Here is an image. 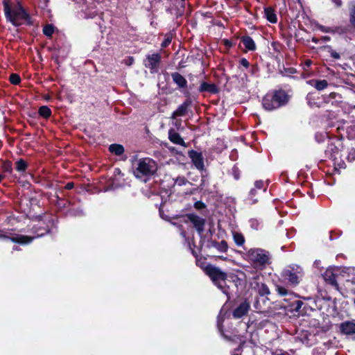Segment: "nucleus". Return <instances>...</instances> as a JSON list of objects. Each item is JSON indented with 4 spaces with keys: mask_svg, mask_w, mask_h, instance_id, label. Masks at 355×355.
I'll list each match as a JSON object with an SVG mask.
<instances>
[{
    "mask_svg": "<svg viewBox=\"0 0 355 355\" xmlns=\"http://www.w3.org/2000/svg\"><path fill=\"white\" fill-rule=\"evenodd\" d=\"M73 187V182H69L66 185V188L68 189H72Z\"/></svg>",
    "mask_w": 355,
    "mask_h": 355,
    "instance_id": "obj_51",
    "label": "nucleus"
},
{
    "mask_svg": "<svg viewBox=\"0 0 355 355\" xmlns=\"http://www.w3.org/2000/svg\"><path fill=\"white\" fill-rule=\"evenodd\" d=\"M83 214V210L81 209H78V210H76L74 213V216H80Z\"/></svg>",
    "mask_w": 355,
    "mask_h": 355,
    "instance_id": "obj_50",
    "label": "nucleus"
},
{
    "mask_svg": "<svg viewBox=\"0 0 355 355\" xmlns=\"http://www.w3.org/2000/svg\"><path fill=\"white\" fill-rule=\"evenodd\" d=\"M53 33L54 27L51 24H47L43 28V33L47 37H51Z\"/></svg>",
    "mask_w": 355,
    "mask_h": 355,
    "instance_id": "obj_31",
    "label": "nucleus"
},
{
    "mask_svg": "<svg viewBox=\"0 0 355 355\" xmlns=\"http://www.w3.org/2000/svg\"><path fill=\"white\" fill-rule=\"evenodd\" d=\"M161 57L158 53H153L147 56L145 65L151 70H155L160 61Z\"/></svg>",
    "mask_w": 355,
    "mask_h": 355,
    "instance_id": "obj_10",
    "label": "nucleus"
},
{
    "mask_svg": "<svg viewBox=\"0 0 355 355\" xmlns=\"http://www.w3.org/2000/svg\"><path fill=\"white\" fill-rule=\"evenodd\" d=\"M191 101H186L182 103L172 114L171 119H176L178 116H182L186 114Z\"/></svg>",
    "mask_w": 355,
    "mask_h": 355,
    "instance_id": "obj_11",
    "label": "nucleus"
},
{
    "mask_svg": "<svg viewBox=\"0 0 355 355\" xmlns=\"http://www.w3.org/2000/svg\"><path fill=\"white\" fill-rule=\"evenodd\" d=\"M324 41H329L330 40V37L328 36H324L322 38Z\"/></svg>",
    "mask_w": 355,
    "mask_h": 355,
    "instance_id": "obj_53",
    "label": "nucleus"
},
{
    "mask_svg": "<svg viewBox=\"0 0 355 355\" xmlns=\"http://www.w3.org/2000/svg\"><path fill=\"white\" fill-rule=\"evenodd\" d=\"M319 29L322 31V32H324V33H329L331 31V28L329 27H326V26H319Z\"/></svg>",
    "mask_w": 355,
    "mask_h": 355,
    "instance_id": "obj_42",
    "label": "nucleus"
},
{
    "mask_svg": "<svg viewBox=\"0 0 355 355\" xmlns=\"http://www.w3.org/2000/svg\"><path fill=\"white\" fill-rule=\"evenodd\" d=\"M267 186L262 180H257L254 182V188L258 191L262 189L264 192L267 189Z\"/></svg>",
    "mask_w": 355,
    "mask_h": 355,
    "instance_id": "obj_32",
    "label": "nucleus"
},
{
    "mask_svg": "<svg viewBox=\"0 0 355 355\" xmlns=\"http://www.w3.org/2000/svg\"><path fill=\"white\" fill-rule=\"evenodd\" d=\"M311 64L312 61L311 60H306L303 64L304 70H306V69L309 68L311 65Z\"/></svg>",
    "mask_w": 355,
    "mask_h": 355,
    "instance_id": "obj_44",
    "label": "nucleus"
},
{
    "mask_svg": "<svg viewBox=\"0 0 355 355\" xmlns=\"http://www.w3.org/2000/svg\"><path fill=\"white\" fill-rule=\"evenodd\" d=\"M189 155L195 166L198 170L202 171L204 169V162L202 154L192 150L189 152Z\"/></svg>",
    "mask_w": 355,
    "mask_h": 355,
    "instance_id": "obj_9",
    "label": "nucleus"
},
{
    "mask_svg": "<svg viewBox=\"0 0 355 355\" xmlns=\"http://www.w3.org/2000/svg\"><path fill=\"white\" fill-rule=\"evenodd\" d=\"M218 329L219 331L221 332V334L223 335V336L224 338H225L226 339H228L229 340V338L227 336H226L222 331V329H221V325H220V316H218Z\"/></svg>",
    "mask_w": 355,
    "mask_h": 355,
    "instance_id": "obj_45",
    "label": "nucleus"
},
{
    "mask_svg": "<svg viewBox=\"0 0 355 355\" xmlns=\"http://www.w3.org/2000/svg\"><path fill=\"white\" fill-rule=\"evenodd\" d=\"M135 176L137 178L153 175L157 169L155 161L150 157L136 159L132 162Z\"/></svg>",
    "mask_w": 355,
    "mask_h": 355,
    "instance_id": "obj_3",
    "label": "nucleus"
},
{
    "mask_svg": "<svg viewBox=\"0 0 355 355\" xmlns=\"http://www.w3.org/2000/svg\"><path fill=\"white\" fill-rule=\"evenodd\" d=\"M245 259L254 268L260 270L266 268L271 263L270 252L262 248H250L245 253Z\"/></svg>",
    "mask_w": 355,
    "mask_h": 355,
    "instance_id": "obj_1",
    "label": "nucleus"
},
{
    "mask_svg": "<svg viewBox=\"0 0 355 355\" xmlns=\"http://www.w3.org/2000/svg\"><path fill=\"white\" fill-rule=\"evenodd\" d=\"M354 304H355V298H354Z\"/></svg>",
    "mask_w": 355,
    "mask_h": 355,
    "instance_id": "obj_64",
    "label": "nucleus"
},
{
    "mask_svg": "<svg viewBox=\"0 0 355 355\" xmlns=\"http://www.w3.org/2000/svg\"><path fill=\"white\" fill-rule=\"evenodd\" d=\"M277 291L278 292V293L280 295H282V296H284V295H286L288 294V291L286 288H284L283 286H277Z\"/></svg>",
    "mask_w": 355,
    "mask_h": 355,
    "instance_id": "obj_40",
    "label": "nucleus"
},
{
    "mask_svg": "<svg viewBox=\"0 0 355 355\" xmlns=\"http://www.w3.org/2000/svg\"><path fill=\"white\" fill-rule=\"evenodd\" d=\"M180 123H181V121H178V120H177V121H175V125L176 127H178V126L180 125Z\"/></svg>",
    "mask_w": 355,
    "mask_h": 355,
    "instance_id": "obj_55",
    "label": "nucleus"
},
{
    "mask_svg": "<svg viewBox=\"0 0 355 355\" xmlns=\"http://www.w3.org/2000/svg\"><path fill=\"white\" fill-rule=\"evenodd\" d=\"M9 80L10 82L13 85H18L21 81L19 76L17 73H12L10 76Z\"/></svg>",
    "mask_w": 355,
    "mask_h": 355,
    "instance_id": "obj_35",
    "label": "nucleus"
},
{
    "mask_svg": "<svg viewBox=\"0 0 355 355\" xmlns=\"http://www.w3.org/2000/svg\"><path fill=\"white\" fill-rule=\"evenodd\" d=\"M331 1L337 7H340L342 5L341 0H331Z\"/></svg>",
    "mask_w": 355,
    "mask_h": 355,
    "instance_id": "obj_47",
    "label": "nucleus"
},
{
    "mask_svg": "<svg viewBox=\"0 0 355 355\" xmlns=\"http://www.w3.org/2000/svg\"><path fill=\"white\" fill-rule=\"evenodd\" d=\"M250 225L252 229L257 230L261 227V222L255 218H252L249 220Z\"/></svg>",
    "mask_w": 355,
    "mask_h": 355,
    "instance_id": "obj_33",
    "label": "nucleus"
},
{
    "mask_svg": "<svg viewBox=\"0 0 355 355\" xmlns=\"http://www.w3.org/2000/svg\"><path fill=\"white\" fill-rule=\"evenodd\" d=\"M312 41H313V42H315V44H317V43L319 42V40H318V39H317V38H315V37H313V38H312Z\"/></svg>",
    "mask_w": 355,
    "mask_h": 355,
    "instance_id": "obj_56",
    "label": "nucleus"
},
{
    "mask_svg": "<svg viewBox=\"0 0 355 355\" xmlns=\"http://www.w3.org/2000/svg\"><path fill=\"white\" fill-rule=\"evenodd\" d=\"M235 178L236 179H238V175H236Z\"/></svg>",
    "mask_w": 355,
    "mask_h": 355,
    "instance_id": "obj_63",
    "label": "nucleus"
},
{
    "mask_svg": "<svg viewBox=\"0 0 355 355\" xmlns=\"http://www.w3.org/2000/svg\"><path fill=\"white\" fill-rule=\"evenodd\" d=\"M3 176L2 175H0V182H1V180H3Z\"/></svg>",
    "mask_w": 355,
    "mask_h": 355,
    "instance_id": "obj_60",
    "label": "nucleus"
},
{
    "mask_svg": "<svg viewBox=\"0 0 355 355\" xmlns=\"http://www.w3.org/2000/svg\"><path fill=\"white\" fill-rule=\"evenodd\" d=\"M109 150L116 155H121L124 152V148L121 144H114L110 146Z\"/></svg>",
    "mask_w": 355,
    "mask_h": 355,
    "instance_id": "obj_24",
    "label": "nucleus"
},
{
    "mask_svg": "<svg viewBox=\"0 0 355 355\" xmlns=\"http://www.w3.org/2000/svg\"><path fill=\"white\" fill-rule=\"evenodd\" d=\"M172 41V35L171 33H168L166 35L164 40L162 42L161 46L162 48H165L167 46H168Z\"/></svg>",
    "mask_w": 355,
    "mask_h": 355,
    "instance_id": "obj_36",
    "label": "nucleus"
},
{
    "mask_svg": "<svg viewBox=\"0 0 355 355\" xmlns=\"http://www.w3.org/2000/svg\"><path fill=\"white\" fill-rule=\"evenodd\" d=\"M319 263H320V261H315L314 262V265H315V266L319 265Z\"/></svg>",
    "mask_w": 355,
    "mask_h": 355,
    "instance_id": "obj_58",
    "label": "nucleus"
},
{
    "mask_svg": "<svg viewBox=\"0 0 355 355\" xmlns=\"http://www.w3.org/2000/svg\"><path fill=\"white\" fill-rule=\"evenodd\" d=\"M235 178L236 179H238V175H236Z\"/></svg>",
    "mask_w": 355,
    "mask_h": 355,
    "instance_id": "obj_62",
    "label": "nucleus"
},
{
    "mask_svg": "<svg viewBox=\"0 0 355 355\" xmlns=\"http://www.w3.org/2000/svg\"><path fill=\"white\" fill-rule=\"evenodd\" d=\"M207 275L209 277L213 283L225 294L230 299L229 287L226 286L225 281L227 275L220 268L212 265H207L204 268Z\"/></svg>",
    "mask_w": 355,
    "mask_h": 355,
    "instance_id": "obj_5",
    "label": "nucleus"
},
{
    "mask_svg": "<svg viewBox=\"0 0 355 355\" xmlns=\"http://www.w3.org/2000/svg\"><path fill=\"white\" fill-rule=\"evenodd\" d=\"M234 241L236 244L239 246H242L245 243V239L243 236L238 232H235L233 234Z\"/></svg>",
    "mask_w": 355,
    "mask_h": 355,
    "instance_id": "obj_26",
    "label": "nucleus"
},
{
    "mask_svg": "<svg viewBox=\"0 0 355 355\" xmlns=\"http://www.w3.org/2000/svg\"><path fill=\"white\" fill-rule=\"evenodd\" d=\"M309 83L318 91L324 90L329 85L326 80H311L309 81Z\"/></svg>",
    "mask_w": 355,
    "mask_h": 355,
    "instance_id": "obj_21",
    "label": "nucleus"
},
{
    "mask_svg": "<svg viewBox=\"0 0 355 355\" xmlns=\"http://www.w3.org/2000/svg\"><path fill=\"white\" fill-rule=\"evenodd\" d=\"M322 275H323L324 279L327 282H328L332 285H334L336 284V275L334 272V270L332 268H327Z\"/></svg>",
    "mask_w": 355,
    "mask_h": 355,
    "instance_id": "obj_17",
    "label": "nucleus"
},
{
    "mask_svg": "<svg viewBox=\"0 0 355 355\" xmlns=\"http://www.w3.org/2000/svg\"><path fill=\"white\" fill-rule=\"evenodd\" d=\"M6 171H8V172H10V171H12V167H11L10 164H8L6 166Z\"/></svg>",
    "mask_w": 355,
    "mask_h": 355,
    "instance_id": "obj_52",
    "label": "nucleus"
},
{
    "mask_svg": "<svg viewBox=\"0 0 355 355\" xmlns=\"http://www.w3.org/2000/svg\"><path fill=\"white\" fill-rule=\"evenodd\" d=\"M330 55L333 58L336 60L340 59V54L334 50L330 51Z\"/></svg>",
    "mask_w": 355,
    "mask_h": 355,
    "instance_id": "obj_41",
    "label": "nucleus"
},
{
    "mask_svg": "<svg viewBox=\"0 0 355 355\" xmlns=\"http://www.w3.org/2000/svg\"><path fill=\"white\" fill-rule=\"evenodd\" d=\"M39 114L40 116H42L44 118H48L51 116V111L49 107L44 105V106H42L40 107Z\"/></svg>",
    "mask_w": 355,
    "mask_h": 355,
    "instance_id": "obj_28",
    "label": "nucleus"
},
{
    "mask_svg": "<svg viewBox=\"0 0 355 355\" xmlns=\"http://www.w3.org/2000/svg\"><path fill=\"white\" fill-rule=\"evenodd\" d=\"M241 65L243 66L245 68H248L249 67V62L245 58H242L240 60Z\"/></svg>",
    "mask_w": 355,
    "mask_h": 355,
    "instance_id": "obj_43",
    "label": "nucleus"
},
{
    "mask_svg": "<svg viewBox=\"0 0 355 355\" xmlns=\"http://www.w3.org/2000/svg\"><path fill=\"white\" fill-rule=\"evenodd\" d=\"M276 355H289V354H288L287 353H280V354H277Z\"/></svg>",
    "mask_w": 355,
    "mask_h": 355,
    "instance_id": "obj_59",
    "label": "nucleus"
},
{
    "mask_svg": "<svg viewBox=\"0 0 355 355\" xmlns=\"http://www.w3.org/2000/svg\"><path fill=\"white\" fill-rule=\"evenodd\" d=\"M199 91L201 92H207L211 94H216L218 92V88L214 84L203 82L200 86Z\"/></svg>",
    "mask_w": 355,
    "mask_h": 355,
    "instance_id": "obj_22",
    "label": "nucleus"
},
{
    "mask_svg": "<svg viewBox=\"0 0 355 355\" xmlns=\"http://www.w3.org/2000/svg\"><path fill=\"white\" fill-rule=\"evenodd\" d=\"M44 234V233L37 234L36 236H33V237L24 236V235H17L12 238V241L13 242H16V243H19L27 244V243H31L35 238L42 236Z\"/></svg>",
    "mask_w": 355,
    "mask_h": 355,
    "instance_id": "obj_14",
    "label": "nucleus"
},
{
    "mask_svg": "<svg viewBox=\"0 0 355 355\" xmlns=\"http://www.w3.org/2000/svg\"><path fill=\"white\" fill-rule=\"evenodd\" d=\"M241 42L247 51H253L256 49L255 42L250 36L243 37Z\"/></svg>",
    "mask_w": 355,
    "mask_h": 355,
    "instance_id": "obj_18",
    "label": "nucleus"
},
{
    "mask_svg": "<svg viewBox=\"0 0 355 355\" xmlns=\"http://www.w3.org/2000/svg\"><path fill=\"white\" fill-rule=\"evenodd\" d=\"M341 98H342L341 96L339 94L336 93V92H331L328 96H324V101L326 103H330L331 101L333 99L335 100V103H341L342 102ZM331 103L334 104V102L331 101Z\"/></svg>",
    "mask_w": 355,
    "mask_h": 355,
    "instance_id": "obj_23",
    "label": "nucleus"
},
{
    "mask_svg": "<svg viewBox=\"0 0 355 355\" xmlns=\"http://www.w3.org/2000/svg\"><path fill=\"white\" fill-rule=\"evenodd\" d=\"M168 139L171 142H173L175 144H178L183 147H187V144L184 141L183 139L173 129L169 130Z\"/></svg>",
    "mask_w": 355,
    "mask_h": 355,
    "instance_id": "obj_12",
    "label": "nucleus"
},
{
    "mask_svg": "<svg viewBox=\"0 0 355 355\" xmlns=\"http://www.w3.org/2000/svg\"><path fill=\"white\" fill-rule=\"evenodd\" d=\"M264 16L270 23L275 24L277 21V15L275 10L270 7L265 8Z\"/></svg>",
    "mask_w": 355,
    "mask_h": 355,
    "instance_id": "obj_19",
    "label": "nucleus"
},
{
    "mask_svg": "<svg viewBox=\"0 0 355 355\" xmlns=\"http://www.w3.org/2000/svg\"><path fill=\"white\" fill-rule=\"evenodd\" d=\"M257 193V190L255 188L252 189L249 193V198L252 200V204H254L257 202V199H254V196Z\"/></svg>",
    "mask_w": 355,
    "mask_h": 355,
    "instance_id": "obj_39",
    "label": "nucleus"
},
{
    "mask_svg": "<svg viewBox=\"0 0 355 355\" xmlns=\"http://www.w3.org/2000/svg\"><path fill=\"white\" fill-rule=\"evenodd\" d=\"M303 275V269L296 264L288 266L282 272V277L293 286L300 283Z\"/></svg>",
    "mask_w": 355,
    "mask_h": 355,
    "instance_id": "obj_6",
    "label": "nucleus"
},
{
    "mask_svg": "<svg viewBox=\"0 0 355 355\" xmlns=\"http://www.w3.org/2000/svg\"><path fill=\"white\" fill-rule=\"evenodd\" d=\"M347 159L349 162L355 160V149L351 148L349 150Z\"/></svg>",
    "mask_w": 355,
    "mask_h": 355,
    "instance_id": "obj_38",
    "label": "nucleus"
},
{
    "mask_svg": "<svg viewBox=\"0 0 355 355\" xmlns=\"http://www.w3.org/2000/svg\"><path fill=\"white\" fill-rule=\"evenodd\" d=\"M183 220L185 223H187L188 221L191 222L198 231V234L200 235L202 234L205 225V220L204 218L191 214L187 215L184 218Z\"/></svg>",
    "mask_w": 355,
    "mask_h": 355,
    "instance_id": "obj_7",
    "label": "nucleus"
},
{
    "mask_svg": "<svg viewBox=\"0 0 355 355\" xmlns=\"http://www.w3.org/2000/svg\"><path fill=\"white\" fill-rule=\"evenodd\" d=\"M257 291L261 296H264L270 293L268 287L265 284L262 283L260 284H257Z\"/></svg>",
    "mask_w": 355,
    "mask_h": 355,
    "instance_id": "obj_25",
    "label": "nucleus"
},
{
    "mask_svg": "<svg viewBox=\"0 0 355 355\" xmlns=\"http://www.w3.org/2000/svg\"><path fill=\"white\" fill-rule=\"evenodd\" d=\"M340 330L343 334L352 335L355 334V322L347 321L340 324Z\"/></svg>",
    "mask_w": 355,
    "mask_h": 355,
    "instance_id": "obj_15",
    "label": "nucleus"
},
{
    "mask_svg": "<svg viewBox=\"0 0 355 355\" xmlns=\"http://www.w3.org/2000/svg\"><path fill=\"white\" fill-rule=\"evenodd\" d=\"M347 133L350 139H355V121H352L347 127Z\"/></svg>",
    "mask_w": 355,
    "mask_h": 355,
    "instance_id": "obj_27",
    "label": "nucleus"
},
{
    "mask_svg": "<svg viewBox=\"0 0 355 355\" xmlns=\"http://www.w3.org/2000/svg\"><path fill=\"white\" fill-rule=\"evenodd\" d=\"M3 4L6 19L14 26H18L23 21H28L29 20V15L22 8L19 2H17L12 8L6 0L3 1Z\"/></svg>",
    "mask_w": 355,
    "mask_h": 355,
    "instance_id": "obj_2",
    "label": "nucleus"
},
{
    "mask_svg": "<svg viewBox=\"0 0 355 355\" xmlns=\"http://www.w3.org/2000/svg\"><path fill=\"white\" fill-rule=\"evenodd\" d=\"M257 67L253 66V67H252V73H255V72L257 71Z\"/></svg>",
    "mask_w": 355,
    "mask_h": 355,
    "instance_id": "obj_54",
    "label": "nucleus"
},
{
    "mask_svg": "<svg viewBox=\"0 0 355 355\" xmlns=\"http://www.w3.org/2000/svg\"><path fill=\"white\" fill-rule=\"evenodd\" d=\"M250 309V304L247 302L241 303L233 312L235 318H240L245 315Z\"/></svg>",
    "mask_w": 355,
    "mask_h": 355,
    "instance_id": "obj_13",
    "label": "nucleus"
},
{
    "mask_svg": "<svg viewBox=\"0 0 355 355\" xmlns=\"http://www.w3.org/2000/svg\"><path fill=\"white\" fill-rule=\"evenodd\" d=\"M173 82L180 88H184L187 87V81L180 73L178 72L173 73L171 74Z\"/></svg>",
    "mask_w": 355,
    "mask_h": 355,
    "instance_id": "obj_16",
    "label": "nucleus"
},
{
    "mask_svg": "<svg viewBox=\"0 0 355 355\" xmlns=\"http://www.w3.org/2000/svg\"><path fill=\"white\" fill-rule=\"evenodd\" d=\"M189 183V182L184 177H178L175 180V184L178 186H183Z\"/></svg>",
    "mask_w": 355,
    "mask_h": 355,
    "instance_id": "obj_37",
    "label": "nucleus"
},
{
    "mask_svg": "<svg viewBox=\"0 0 355 355\" xmlns=\"http://www.w3.org/2000/svg\"><path fill=\"white\" fill-rule=\"evenodd\" d=\"M349 21L352 26L355 28V2L352 3L349 12Z\"/></svg>",
    "mask_w": 355,
    "mask_h": 355,
    "instance_id": "obj_29",
    "label": "nucleus"
},
{
    "mask_svg": "<svg viewBox=\"0 0 355 355\" xmlns=\"http://www.w3.org/2000/svg\"><path fill=\"white\" fill-rule=\"evenodd\" d=\"M308 101H309V105H310L311 107L315 106V105L316 107H319V106H320L319 105H316L315 103H312V102L311 101V96H310V95H309V96H308Z\"/></svg>",
    "mask_w": 355,
    "mask_h": 355,
    "instance_id": "obj_48",
    "label": "nucleus"
},
{
    "mask_svg": "<svg viewBox=\"0 0 355 355\" xmlns=\"http://www.w3.org/2000/svg\"><path fill=\"white\" fill-rule=\"evenodd\" d=\"M220 259H225L226 258H224V257H220Z\"/></svg>",
    "mask_w": 355,
    "mask_h": 355,
    "instance_id": "obj_61",
    "label": "nucleus"
},
{
    "mask_svg": "<svg viewBox=\"0 0 355 355\" xmlns=\"http://www.w3.org/2000/svg\"><path fill=\"white\" fill-rule=\"evenodd\" d=\"M274 96L277 103L280 104V107L285 105L288 100V95L284 91H277L275 92Z\"/></svg>",
    "mask_w": 355,
    "mask_h": 355,
    "instance_id": "obj_20",
    "label": "nucleus"
},
{
    "mask_svg": "<svg viewBox=\"0 0 355 355\" xmlns=\"http://www.w3.org/2000/svg\"><path fill=\"white\" fill-rule=\"evenodd\" d=\"M196 263H197V265L200 266L203 270L207 266H204V263H201L200 260H199V259L196 260Z\"/></svg>",
    "mask_w": 355,
    "mask_h": 355,
    "instance_id": "obj_49",
    "label": "nucleus"
},
{
    "mask_svg": "<svg viewBox=\"0 0 355 355\" xmlns=\"http://www.w3.org/2000/svg\"><path fill=\"white\" fill-rule=\"evenodd\" d=\"M27 164L23 159H19L16 162V170L19 172H24L26 169Z\"/></svg>",
    "mask_w": 355,
    "mask_h": 355,
    "instance_id": "obj_30",
    "label": "nucleus"
},
{
    "mask_svg": "<svg viewBox=\"0 0 355 355\" xmlns=\"http://www.w3.org/2000/svg\"><path fill=\"white\" fill-rule=\"evenodd\" d=\"M215 247L218 249V250L222 252H226L227 250V244L224 241H222L220 243H217L215 245Z\"/></svg>",
    "mask_w": 355,
    "mask_h": 355,
    "instance_id": "obj_34",
    "label": "nucleus"
},
{
    "mask_svg": "<svg viewBox=\"0 0 355 355\" xmlns=\"http://www.w3.org/2000/svg\"><path fill=\"white\" fill-rule=\"evenodd\" d=\"M295 310L298 311L301 309L303 303H302V302H301L300 300H296L295 302Z\"/></svg>",
    "mask_w": 355,
    "mask_h": 355,
    "instance_id": "obj_46",
    "label": "nucleus"
},
{
    "mask_svg": "<svg viewBox=\"0 0 355 355\" xmlns=\"http://www.w3.org/2000/svg\"><path fill=\"white\" fill-rule=\"evenodd\" d=\"M181 235H182L183 237H185V236H186L185 232L182 231V232H181Z\"/></svg>",
    "mask_w": 355,
    "mask_h": 355,
    "instance_id": "obj_57",
    "label": "nucleus"
},
{
    "mask_svg": "<svg viewBox=\"0 0 355 355\" xmlns=\"http://www.w3.org/2000/svg\"><path fill=\"white\" fill-rule=\"evenodd\" d=\"M343 142L339 139H334L329 141L325 150L326 157L331 159L335 169L345 168V164L342 159Z\"/></svg>",
    "mask_w": 355,
    "mask_h": 355,
    "instance_id": "obj_4",
    "label": "nucleus"
},
{
    "mask_svg": "<svg viewBox=\"0 0 355 355\" xmlns=\"http://www.w3.org/2000/svg\"><path fill=\"white\" fill-rule=\"evenodd\" d=\"M262 105L266 110H272L280 107V104L277 103L274 94H266L262 100Z\"/></svg>",
    "mask_w": 355,
    "mask_h": 355,
    "instance_id": "obj_8",
    "label": "nucleus"
}]
</instances>
